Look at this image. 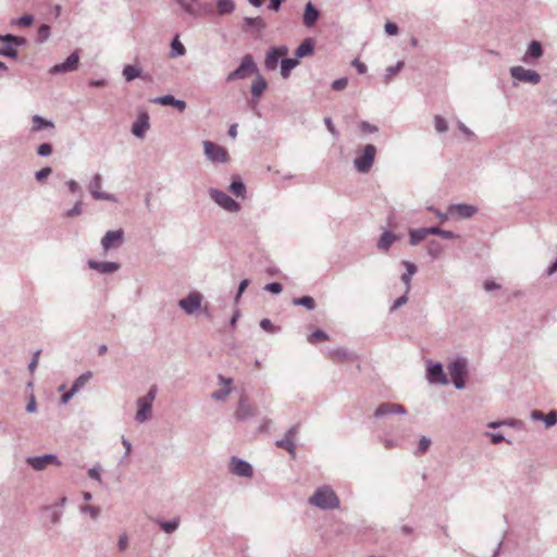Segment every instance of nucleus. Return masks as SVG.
I'll use <instances>...</instances> for the list:
<instances>
[{"instance_id": "obj_1", "label": "nucleus", "mask_w": 557, "mask_h": 557, "mask_svg": "<svg viewBox=\"0 0 557 557\" xmlns=\"http://www.w3.org/2000/svg\"><path fill=\"white\" fill-rule=\"evenodd\" d=\"M309 502L313 506L322 509H334L339 506V499L337 495L329 486L318 488L310 497Z\"/></svg>"}, {"instance_id": "obj_2", "label": "nucleus", "mask_w": 557, "mask_h": 557, "mask_svg": "<svg viewBox=\"0 0 557 557\" xmlns=\"http://www.w3.org/2000/svg\"><path fill=\"white\" fill-rule=\"evenodd\" d=\"M157 388L152 386L148 394L138 399V410L136 413V420L139 422L146 421L151 416V405L156 398Z\"/></svg>"}, {"instance_id": "obj_3", "label": "nucleus", "mask_w": 557, "mask_h": 557, "mask_svg": "<svg viewBox=\"0 0 557 557\" xmlns=\"http://www.w3.org/2000/svg\"><path fill=\"white\" fill-rule=\"evenodd\" d=\"M256 71L257 66L253 62L252 57L250 54H246L243 58L239 67L228 74L227 82L245 78L255 73Z\"/></svg>"}, {"instance_id": "obj_4", "label": "nucleus", "mask_w": 557, "mask_h": 557, "mask_svg": "<svg viewBox=\"0 0 557 557\" xmlns=\"http://www.w3.org/2000/svg\"><path fill=\"white\" fill-rule=\"evenodd\" d=\"M375 154V147L373 145H367L363 149L362 154L355 159V165L357 170L362 173L368 172L373 164Z\"/></svg>"}, {"instance_id": "obj_5", "label": "nucleus", "mask_w": 557, "mask_h": 557, "mask_svg": "<svg viewBox=\"0 0 557 557\" xmlns=\"http://www.w3.org/2000/svg\"><path fill=\"white\" fill-rule=\"evenodd\" d=\"M449 375L457 388L465 386V377L467 375V367L463 360H456L448 366Z\"/></svg>"}, {"instance_id": "obj_6", "label": "nucleus", "mask_w": 557, "mask_h": 557, "mask_svg": "<svg viewBox=\"0 0 557 557\" xmlns=\"http://www.w3.org/2000/svg\"><path fill=\"white\" fill-rule=\"evenodd\" d=\"M205 153L213 162H226L228 160V153L226 149L212 141H203Z\"/></svg>"}, {"instance_id": "obj_7", "label": "nucleus", "mask_w": 557, "mask_h": 557, "mask_svg": "<svg viewBox=\"0 0 557 557\" xmlns=\"http://www.w3.org/2000/svg\"><path fill=\"white\" fill-rule=\"evenodd\" d=\"M211 198L223 209L230 212H237L239 210V205L233 198H231L226 193L219 189L210 190Z\"/></svg>"}, {"instance_id": "obj_8", "label": "nucleus", "mask_w": 557, "mask_h": 557, "mask_svg": "<svg viewBox=\"0 0 557 557\" xmlns=\"http://www.w3.org/2000/svg\"><path fill=\"white\" fill-rule=\"evenodd\" d=\"M510 74L513 78H516L518 81L531 83L534 85L537 84L541 79L540 75L535 71L527 70L522 66L511 67Z\"/></svg>"}, {"instance_id": "obj_9", "label": "nucleus", "mask_w": 557, "mask_h": 557, "mask_svg": "<svg viewBox=\"0 0 557 557\" xmlns=\"http://www.w3.org/2000/svg\"><path fill=\"white\" fill-rule=\"evenodd\" d=\"M287 53H288V49L286 46H281V47H275V48L270 49L267 53L265 61H264L265 67L268 70H275L278 64V60L281 58H284Z\"/></svg>"}, {"instance_id": "obj_10", "label": "nucleus", "mask_w": 557, "mask_h": 557, "mask_svg": "<svg viewBox=\"0 0 557 557\" xmlns=\"http://www.w3.org/2000/svg\"><path fill=\"white\" fill-rule=\"evenodd\" d=\"M202 296L199 293H190L186 298L181 299L180 307L188 314L194 313L201 305Z\"/></svg>"}, {"instance_id": "obj_11", "label": "nucleus", "mask_w": 557, "mask_h": 557, "mask_svg": "<svg viewBox=\"0 0 557 557\" xmlns=\"http://www.w3.org/2000/svg\"><path fill=\"white\" fill-rule=\"evenodd\" d=\"M78 61H79L78 52L75 51L66 59L65 62L57 64L53 67H51L50 73L57 74V73H65V72L75 71L78 66Z\"/></svg>"}, {"instance_id": "obj_12", "label": "nucleus", "mask_w": 557, "mask_h": 557, "mask_svg": "<svg viewBox=\"0 0 557 557\" xmlns=\"http://www.w3.org/2000/svg\"><path fill=\"white\" fill-rule=\"evenodd\" d=\"M123 240V231H109L102 238L101 245L103 249L107 251L111 248H116L122 244Z\"/></svg>"}, {"instance_id": "obj_13", "label": "nucleus", "mask_w": 557, "mask_h": 557, "mask_svg": "<svg viewBox=\"0 0 557 557\" xmlns=\"http://www.w3.org/2000/svg\"><path fill=\"white\" fill-rule=\"evenodd\" d=\"M255 414V408L248 403L247 396H242L235 411V418L243 421Z\"/></svg>"}, {"instance_id": "obj_14", "label": "nucleus", "mask_w": 557, "mask_h": 557, "mask_svg": "<svg viewBox=\"0 0 557 557\" xmlns=\"http://www.w3.org/2000/svg\"><path fill=\"white\" fill-rule=\"evenodd\" d=\"M231 469L232 472L239 475V476H251L252 475V468L251 466L240 459L233 458L231 461Z\"/></svg>"}, {"instance_id": "obj_15", "label": "nucleus", "mask_w": 557, "mask_h": 557, "mask_svg": "<svg viewBox=\"0 0 557 557\" xmlns=\"http://www.w3.org/2000/svg\"><path fill=\"white\" fill-rule=\"evenodd\" d=\"M27 462L35 469V470H42L48 465L58 463L57 457L54 455H45L41 457H30L27 459Z\"/></svg>"}, {"instance_id": "obj_16", "label": "nucleus", "mask_w": 557, "mask_h": 557, "mask_svg": "<svg viewBox=\"0 0 557 557\" xmlns=\"http://www.w3.org/2000/svg\"><path fill=\"white\" fill-rule=\"evenodd\" d=\"M428 379L434 383L447 384L448 380L440 363H435L428 369Z\"/></svg>"}, {"instance_id": "obj_17", "label": "nucleus", "mask_w": 557, "mask_h": 557, "mask_svg": "<svg viewBox=\"0 0 557 557\" xmlns=\"http://www.w3.org/2000/svg\"><path fill=\"white\" fill-rule=\"evenodd\" d=\"M297 432H298V426L297 425L290 428L287 431V433L285 434L284 438H282L281 441L276 442V445L278 447H281V448L286 449L290 454H294V450H295L294 438H295Z\"/></svg>"}, {"instance_id": "obj_18", "label": "nucleus", "mask_w": 557, "mask_h": 557, "mask_svg": "<svg viewBox=\"0 0 557 557\" xmlns=\"http://www.w3.org/2000/svg\"><path fill=\"white\" fill-rule=\"evenodd\" d=\"M149 128V117L146 113L138 116L137 121L133 124L132 132L137 137H144L145 132Z\"/></svg>"}, {"instance_id": "obj_19", "label": "nucleus", "mask_w": 557, "mask_h": 557, "mask_svg": "<svg viewBox=\"0 0 557 557\" xmlns=\"http://www.w3.org/2000/svg\"><path fill=\"white\" fill-rule=\"evenodd\" d=\"M406 410L401 405L398 404H382L375 410V417H381L391 413H405Z\"/></svg>"}, {"instance_id": "obj_20", "label": "nucleus", "mask_w": 557, "mask_h": 557, "mask_svg": "<svg viewBox=\"0 0 557 557\" xmlns=\"http://www.w3.org/2000/svg\"><path fill=\"white\" fill-rule=\"evenodd\" d=\"M319 11L313 7L311 2H308L304 12V24L307 27H312L319 18Z\"/></svg>"}, {"instance_id": "obj_21", "label": "nucleus", "mask_w": 557, "mask_h": 557, "mask_svg": "<svg viewBox=\"0 0 557 557\" xmlns=\"http://www.w3.org/2000/svg\"><path fill=\"white\" fill-rule=\"evenodd\" d=\"M89 267L94 270H97L101 273H112L119 270L120 264L115 262H97L94 260H89Z\"/></svg>"}, {"instance_id": "obj_22", "label": "nucleus", "mask_w": 557, "mask_h": 557, "mask_svg": "<svg viewBox=\"0 0 557 557\" xmlns=\"http://www.w3.org/2000/svg\"><path fill=\"white\" fill-rule=\"evenodd\" d=\"M101 177L99 174L95 175L90 183V193L96 199H110V196L100 191Z\"/></svg>"}, {"instance_id": "obj_23", "label": "nucleus", "mask_w": 557, "mask_h": 557, "mask_svg": "<svg viewBox=\"0 0 557 557\" xmlns=\"http://www.w3.org/2000/svg\"><path fill=\"white\" fill-rule=\"evenodd\" d=\"M32 132L37 133L44 128H53L54 124L51 121H48L40 115H34L33 119Z\"/></svg>"}, {"instance_id": "obj_24", "label": "nucleus", "mask_w": 557, "mask_h": 557, "mask_svg": "<svg viewBox=\"0 0 557 557\" xmlns=\"http://www.w3.org/2000/svg\"><path fill=\"white\" fill-rule=\"evenodd\" d=\"M220 381L223 383L224 385V388L220 389V391H216L212 394V397L216 400H224L226 399V397L230 395L231 393V384H232V380L231 379H225L223 376H220Z\"/></svg>"}, {"instance_id": "obj_25", "label": "nucleus", "mask_w": 557, "mask_h": 557, "mask_svg": "<svg viewBox=\"0 0 557 557\" xmlns=\"http://www.w3.org/2000/svg\"><path fill=\"white\" fill-rule=\"evenodd\" d=\"M403 264L407 270V272L401 275V281L406 285V294H407L410 288L411 276L417 272V267L409 261H404Z\"/></svg>"}, {"instance_id": "obj_26", "label": "nucleus", "mask_w": 557, "mask_h": 557, "mask_svg": "<svg viewBox=\"0 0 557 557\" xmlns=\"http://www.w3.org/2000/svg\"><path fill=\"white\" fill-rule=\"evenodd\" d=\"M397 239H398V237L396 235H394L393 233L384 232L377 243V247H379V249L386 251L392 246V244L394 242H396Z\"/></svg>"}, {"instance_id": "obj_27", "label": "nucleus", "mask_w": 557, "mask_h": 557, "mask_svg": "<svg viewBox=\"0 0 557 557\" xmlns=\"http://www.w3.org/2000/svg\"><path fill=\"white\" fill-rule=\"evenodd\" d=\"M313 52V40L311 38L305 39L296 50L297 58L310 55Z\"/></svg>"}, {"instance_id": "obj_28", "label": "nucleus", "mask_w": 557, "mask_h": 557, "mask_svg": "<svg viewBox=\"0 0 557 557\" xmlns=\"http://www.w3.org/2000/svg\"><path fill=\"white\" fill-rule=\"evenodd\" d=\"M267 88V82L261 76H258L251 85V94L253 97L259 98Z\"/></svg>"}, {"instance_id": "obj_29", "label": "nucleus", "mask_w": 557, "mask_h": 557, "mask_svg": "<svg viewBox=\"0 0 557 557\" xmlns=\"http://www.w3.org/2000/svg\"><path fill=\"white\" fill-rule=\"evenodd\" d=\"M461 218H470L475 213V208L469 205H456L451 208Z\"/></svg>"}, {"instance_id": "obj_30", "label": "nucleus", "mask_w": 557, "mask_h": 557, "mask_svg": "<svg viewBox=\"0 0 557 557\" xmlns=\"http://www.w3.org/2000/svg\"><path fill=\"white\" fill-rule=\"evenodd\" d=\"M298 65L297 59H283L281 62V74L284 78L289 76L290 71Z\"/></svg>"}, {"instance_id": "obj_31", "label": "nucleus", "mask_w": 557, "mask_h": 557, "mask_svg": "<svg viewBox=\"0 0 557 557\" xmlns=\"http://www.w3.org/2000/svg\"><path fill=\"white\" fill-rule=\"evenodd\" d=\"M542 53L543 50L541 44L539 41L533 40L529 46L528 52L524 55L523 61H527L528 57L537 59L542 55Z\"/></svg>"}, {"instance_id": "obj_32", "label": "nucleus", "mask_w": 557, "mask_h": 557, "mask_svg": "<svg viewBox=\"0 0 557 557\" xmlns=\"http://www.w3.org/2000/svg\"><path fill=\"white\" fill-rule=\"evenodd\" d=\"M410 244L418 245L420 242L424 240L428 237L426 228L411 230L410 233Z\"/></svg>"}, {"instance_id": "obj_33", "label": "nucleus", "mask_w": 557, "mask_h": 557, "mask_svg": "<svg viewBox=\"0 0 557 557\" xmlns=\"http://www.w3.org/2000/svg\"><path fill=\"white\" fill-rule=\"evenodd\" d=\"M218 11L221 15L231 13L234 10V2L232 0H218Z\"/></svg>"}, {"instance_id": "obj_34", "label": "nucleus", "mask_w": 557, "mask_h": 557, "mask_svg": "<svg viewBox=\"0 0 557 557\" xmlns=\"http://www.w3.org/2000/svg\"><path fill=\"white\" fill-rule=\"evenodd\" d=\"M245 24L251 27L257 28L258 30H262L265 28L267 24L262 17H246Z\"/></svg>"}, {"instance_id": "obj_35", "label": "nucleus", "mask_w": 557, "mask_h": 557, "mask_svg": "<svg viewBox=\"0 0 557 557\" xmlns=\"http://www.w3.org/2000/svg\"><path fill=\"white\" fill-rule=\"evenodd\" d=\"M123 75L125 79L129 82L140 75V70L133 65H126L123 70Z\"/></svg>"}, {"instance_id": "obj_36", "label": "nucleus", "mask_w": 557, "mask_h": 557, "mask_svg": "<svg viewBox=\"0 0 557 557\" xmlns=\"http://www.w3.org/2000/svg\"><path fill=\"white\" fill-rule=\"evenodd\" d=\"M231 193H233L236 197H244L246 187L240 181H233L230 186Z\"/></svg>"}, {"instance_id": "obj_37", "label": "nucleus", "mask_w": 557, "mask_h": 557, "mask_svg": "<svg viewBox=\"0 0 557 557\" xmlns=\"http://www.w3.org/2000/svg\"><path fill=\"white\" fill-rule=\"evenodd\" d=\"M295 305H301L305 306L307 309L312 310L315 306L314 299L310 296H304L300 298H295L293 300Z\"/></svg>"}, {"instance_id": "obj_38", "label": "nucleus", "mask_w": 557, "mask_h": 557, "mask_svg": "<svg viewBox=\"0 0 557 557\" xmlns=\"http://www.w3.org/2000/svg\"><path fill=\"white\" fill-rule=\"evenodd\" d=\"M330 356H331V359L336 362H344V361L348 360V358H349L347 351L342 348L333 350L330 354Z\"/></svg>"}, {"instance_id": "obj_39", "label": "nucleus", "mask_w": 557, "mask_h": 557, "mask_svg": "<svg viewBox=\"0 0 557 557\" xmlns=\"http://www.w3.org/2000/svg\"><path fill=\"white\" fill-rule=\"evenodd\" d=\"M172 48V55H183L185 53V47L183 44L178 40V37H175L171 45Z\"/></svg>"}, {"instance_id": "obj_40", "label": "nucleus", "mask_w": 557, "mask_h": 557, "mask_svg": "<svg viewBox=\"0 0 557 557\" xmlns=\"http://www.w3.org/2000/svg\"><path fill=\"white\" fill-rule=\"evenodd\" d=\"M329 339V336L325 332L323 331H315L313 332L309 337H308V341L311 343V344H315L318 342H324V341H327Z\"/></svg>"}, {"instance_id": "obj_41", "label": "nucleus", "mask_w": 557, "mask_h": 557, "mask_svg": "<svg viewBox=\"0 0 557 557\" xmlns=\"http://www.w3.org/2000/svg\"><path fill=\"white\" fill-rule=\"evenodd\" d=\"M91 377V373H85L82 374L74 383L73 385V392H77L84 384L88 382V380Z\"/></svg>"}, {"instance_id": "obj_42", "label": "nucleus", "mask_w": 557, "mask_h": 557, "mask_svg": "<svg viewBox=\"0 0 557 557\" xmlns=\"http://www.w3.org/2000/svg\"><path fill=\"white\" fill-rule=\"evenodd\" d=\"M33 21L34 18L32 15L25 14L22 17L15 20L13 23L22 27H29L33 24Z\"/></svg>"}, {"instance_id": "obj_43", "label": "nucleus", "mask_w": 557, "mask_h": 557, "mask_svg": "<svg viewBox=\"0 0 557 557\" xmlns=\"http://www.w3.org/2000/svg\"><path fill=\"white\" fill-rule=\"evenodd\" d=\"M434 122H435V128L437 132L444 133L447 131L448 126H447V122L445 121L444 117L436 115Z\"/></svg>"}, {"instance_id": "obj_44", "label": "nucleus", "mask_w": 557, "mask_h": 557, "mask_svg": "<svg viewBox=\"0 0 557 557\" xmlns=\"http://www.w3.org/2000/svg\"><path fill=\"white\" fill-rule=\"evenodd\" d=\"M0 54L7 55L10 58H15L17 55V51L14 47H12L10 45H5L4 47L0 48Z\"/></svg>"}, {"instance_id": "obj_45", "label": "nucleus", "mask_w": 557, "mask_h": 557, "mask_svg": "<svg viewBox=\"0 0 557 557\" xmlns=\"http://www.w3.org/2000/svg\"><path fill=\"white\" fill-rule=\"evenodd\" d=\"M544 421L547 428L555 425L557 423V412L550 411L545 416Z\"/></svg>"}, {"instance_id": "obj_46", "label": "nucleus", "mask_w": 557, "mask_h": 557, "mask_svg": "<svg viewBox=\"0 0 557 557\" xmlns=\"http://www.w3.org/2000/svg\"><path fill=\"white\" fill-rule=\"evenodd\" d=\"M348 84V79L346 77L338 78L332 83V88L334 90H343L346 88Z\"/></svg>"}, {"instance_id": "obj_47", "label": "nucleus", "mask_w": 557, "mask_h": 557, "mask_svg": "<svg viewBox=\"0 0 557 557\" xmlns=\"http://www.w3.org/2000/svg\"><path fill=\"white\" fill-rule=\"evenodd\" d=\"M154 101L160 104H163V106H173L175 98L171 95H166V96L157 98Z\"/></svg>"}, {"instance_id": "obj_48", "label": "nucleus", "mask_w": 557, "mask_h": 557, "mask_svg": "<svg viewBox=\"0 0 557 557\" xmlns=\"http://www.w3.org/2000/svg\"><path fill=\"white\" fill-rule=\"evenodd\" d=\"M52 152V147L50 144H41L39 145V147L37 148V153L39 156H49L51 154Z\"/></svg>"}, {"instance_id": "obj_49", "label": "nucleus", "mask_w": 557, "mask_h": 557, "mask_svg": "<svg viewBox=\"0 0 557 557\" xmlns=\"http://www.w3.org/2000/svg\"><path fill=\"white\" fill-rule=\"evenodd\" d=\"M442 251V247L438 243L436 242H431L429 244V253L432 255L433 257H436L441 253Z\"/></svg>"}, {"instance_id": "obj_50", "label": "nucleus", "mask_w": 557, "mask_h": 557, "mask_svg": "<svg viewBox=\"0 0 557 557\" xmlns=\"http://www.w3.org/2000/svg\"><path fill=\"white\" fill-rule=\"evenodd\" d=\"M177 525H178V521H176V520L161 523L162 530H164L166 533L173 532L177 528Z\"/></svg>"}, {"instance_id": "obj_51", "label": "nucleus", "mask_w": 557, "mask_h": 557, "mask_svg": "<svg viewBox=\"0 0 557 557\" xmlns=\"http://www.w3.org/2000/svg\"><path fill=\"white\" fill-rule=\"evenodd\" d=\"M50 27L48 25H41L38 29V37L40 40H46L49 37Z\"/></svg>"}, {"instance_id": "obj_52", "label": "nucleus", "mask_w": 557, "mask_h": 557, "mask_svg": "<svg viewBox=\"0 0 557 557\" xmlns=\"http://www.w3.org/2000/svg\"><path fill=\"white\" fill-rule=\"evenodd\" d=\"M264 289L274 294H278L282 292V285L280 283H270L265 285Z\"/></svg>"}, {"instance_id": "obj_53", "label": "nucleus", "mask_w": 557, "mask_h": 557, "mask_svg": "<svg viewBox=\"0 0 557 557\" xmlns=\"http://www.w3.org/2000/svg\"><path fill=\"white\" fill-rule=\"evenodd\" d=\"M83 511L89 513L92 519H96L99 515V509L89 505L84 506Z\"/></svg>"}, {"instance_id": "obj_54", "label": "nucleus", "mask_w": 557, "mask_h": 557, "mask_svg": "<svg viewBox=\"0 0 557 557\" xmlns=\"http://www.w3.org/2000/svg\"><path fill=\"white\" fill-rule=\"evenodd\" d=\"M352 65L356 67L359 74H364L367 72V65L362 63L359 59H355L352 61Z\"/></svg>"}, {"instance_id": "obj_55", "label": "nucleus", "mask_w": 557, "mask_h": 557, "mask_svg": "<svg viewBox=\"0 0 557 557\" xmlns=\"http://www.w3.org/2000/svg\"><path fill=\"white\" fill-rule=\"evenodd\" d=\"M51 174V169L50 168H44L41 169L40 171H38L36 173V178L38 181H44L45 178H47L49 175Z\"/></svg>"}, {"instance_id": "obj_56", "label": "nucleus", "mask_w": 557, "mask_h": 557, "mask_svg": "<svg viewBox=\"0 0 557 557\" xmlns=\"http://www.w3.org/2000/svg\"><path fill=\"white\" fill-rule=\"evenodd\" d=\"M385 32L391 35V36H394L398 33V27L396 24L392 23V22H387L385 24Z\"/></svg>"}, {"instance_id": "obj_57", "label": "nucleus", "mask_w": 557, "mask_h": 557, "mask_svg": "<svg viewBox=\"0 0 557 557\" xmlns=\"http://www.w3.org/2000/svg\"><path fill=\"white\" fill-rule=\"evenodd\" d=\"M431 445V441L426 437H422L419 443V450L421 454L425 453Z\"/></svg>"}, {"instance_id": "obj_58", "label": "nucleus", "mask_w": 557, "mask_h": 557, "mask_svg": "<svg viewBox=\"0 0 557 557\" xmlns=\"http://www.w3.org/2000/svg\"><path fill=\"white\" fill-rule=\"evenodd\" d=\"M82 213V203L77 202L73 209L66 212V216L72 218Z\"/></svg>"}, {"instance_id": "obj_59", "label": "nucleus", "mask_w": 557, "mask_h": 557, "mask_svg": "<svg viewBox=\"0 0 557 557\" xmlns=\"http://www.w3.org/2000/svg\"><path fill=\"white\" fill-rule=\"evenodd\" d=\"M324 123H325V125H326V127H327L329 132H330L332 135L336 136V135H337V131H336V128H335V126H334V124H333L332 119H331V117H325V119H324Z\"/></svg>"}, {"instance_id": "obj_60", "label": "nucleus", "mask_w": 557, "mask_h": 557, "mask_svg": "<svg viewBox=\"0 0 557 557\" xmlns=\"http://www.w3.org/2000/svg\"><path fill=\"white\" fill-rule=\"evenodd\" d=\"M0 40L5 41V42H15V44H21V41H22V39H20L18 37H15L13 35H7L4 37L0 36Z\"/></svg>"}, {"instance_id": "obj_61", "label": "nucleus", "mask_w": 557, "mask_h": 557, "mask_svg": "<svg viewBox=\"0 0 557 557\" xmlns=\"http://www.w3.org/2000/svg\"><path fill=\"white\" fill-rule=\"evenodd\" d=\"M127 545H128L127 535H125V534L121 535L120 540H119V548H120V550H125Z\"/></svg>"}, {"instance_id": "obj_62", "label": "nucleus", "mask_w": 557, "mask_h": 557, "mask_svg": "<svg viewBox=\"0 0 557 557\" xmlns=\"http://www.w3.org/2000/svg\"><path fill=\"white\" fill-rule=\"evenodd\" d=\"M406 302H407V296H406V295H404V296H401V297L397 298V299L394 301V305H393L392 309H393V310H394V309H397V308H399L400 306H403V305H404V304H406Z\"/></svg>"}, {"instance_id": "obj_63", "label": "nucleus", "mask_w": 557, "mask_h": 557, "mask_svg": "<svg viewBox=\"0 0 557 557\" xmlns=\"http://www.w3.org/2000/svg\"><path fill=\"white\" fill-rule=\"evenodd\" d=\"M484 288H485L486 290H493V289H497V288H499V285H498V284H496L495 282L486 281V282L484 283Z\"/></svg>"}, {"instance_id": "obj_64", "label": "nucleus", "mask_w": 557, "mask_h": 557, "mask_svg": "<svg viewBox=\"0 0 557 557\" xmlns=\"http://www.w3.org/2000/svg\"><path fill=\"white\" fill-rule=\"evenodd\" d=\"M361 129H362L363 132H368V133H374V132H376V127H375V126H371L369 123H366V122H363V123L361 124Z\"/></svg>"}]
</instances>
